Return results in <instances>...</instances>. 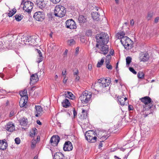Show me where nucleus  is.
Segmentation results:
<instances>
[{
    "label": "nucleus",
    "instance_id": "1",
    "mask_svg": "<svg viewBox=\"0 0 159 159\" xmlns=\"http://www.w3.org/2000/svg\"><path fill=\"white\" fill-rule=\"evenodd\" d=\"M139 100L143 104L142 105L140 103L136 104V107L138 111L141 110L142 111H144L149 110L152 107L153 102L149 97L146 96L140 98Z\"/></svg>",
    "mask_w": 159,
    "mask_h": 159
},
{
    "label": "nucleus",
    "instance_id": "2",
    "mask_svg": "<svg viewBox=\"0 0 159 159\" xmlns=\"http://www.w3.org/2000/svg\"><path fill=\"white\" fill-rule=\"evenodd\" d=\"M97 43L96 47L98 48L99 46L106 44L109 41V36L107 34L102 32L98 34L96 36Z\"/></svg>",
    "mask_w": 159,
    "mask_h": 159
},
{
    "label": "nucleus",
    "instance_id": "3",
    "mask_svg": "<svg viewBox=\"0 0 159 159\" xmlns=\"http://www.w3.org/2000/svg\"><path fill=\"white\" fill-rule=\"evenodd\" d=\"M99 134H101L100 132L97 134L95 132L92 130L87 131L85 134L86 139L89 143H95L96 142L97 139L96 136H98V135H99Z\"/></svg>",
    "mask_w": 159,
    "mask_h": 159
},
{
    "label": "nucleus",
    "instance_id": "4",
    "mask_svg": "<svg viewBox=\"0 0 159 159\" xmlns=\"http://www.w3.org/2000/svg\"><path fill=\"white\" fill-rule=\"evenodd\" d=\"M92 93L87 91H84L81 95L79 97L82 103L86 104L91 102L92 97Z\"/></svg>",
    "mask_w": 159,
    "mask_h": 159
},
{
    "label": "nucleus",
    "instance_id": "5",
    "mask_svg": "<svg viewBox=\"0 0 159 159\" xmlns=\"http://www.w3.org/2000/svg\"><path fill=\"white\" fill-rule=\"evenodd\" d=\"M66 12V8L61 5H57L54 10L55 16L59 17H62L65 16Z\"/></svg>",
    "mask_w": 159,
    "mask_h": 159
},
{
    "label": "nucleus",
    "instance_id": "6",
    "mask_svg": "<svg viewBox=\"0 0 159 159\" xmlns=\"http://www.w3.org/2000/svg\"><path fill=\"white\" fill-rule=\"evenodd\" d=\"M110 84V82H107L105 84H99L98 83H95L93 87L95 90L98 91L105 92L107 89L109 88V85Z\"/></svg>",
    "mask_w": 159,
    "mask_h": 159
},
{
    "label": "nucleus",
    "instance_id": "7",
    "mask_svg": "<svg viewBox=\"0 0 159 159\" xmlns=\"http://www.w3.org/2000/svg\"><path fill=\"white\" fill-rule=\"evenodd\" d=\"M23 4H24L23 9H25V11L28 12L27 15L30 16V13L31 11L33 8V3L29 1H25V0H22L21 5Z\"/></svg>",
    "mask_w": 159,
    "mask_h": 159
},
{
    "label": "nucleus",
    "instance_id": "8",
    "mask_svg": "<svg viewBox=\"0 0 159 159\" xmlns=\"http://www.w3.org/2000/svg\"><path fill=\"white\" fill-rule=\"evenodd\" d=\"M120 42L122 44L124 47L125 49L128 50L129 49V47L130 45V47L132 45L131 44L133 43V42L127 36L124 37L123 38H121L120 40Z\"/></svg>",
    "mask_w": 159,
    "mask_h": 159
},
{
    "label": "nucleus",
    "instance_id": "9",
    "mask_svg": "<svg viewBox=\"0 0 159 159\" xmlns=\"http://www.w3.org/2000/svg\"><path fill=\"white\" fill-rule=\"evenodd\" d=\"M88 114L87 111L86 110L82 109V114L79 116V121L82 124H84L87 123Z\"/></svg>",
    "mask_w": 159,
    "mask_h": 159
},
{
    "label": "nucleus",
    "instance_id": "10",
    "mask_svg": "<svg viewBox=\"0 0 159 159\" xmlns=\"http://www.w3.org/2000/svg\"><path fill=\"white\" fill-rule=\"evenodd\" d=\"M60 140V138L58 135H54L50 139V142L54 146H57Z\"/></svg>",
    "mask_w": 159,
    "mask_h": 159
},
{
    "label": "nucleus",
    "instance_id": "11",
    "mask_svg": "<svg viewBox=\"0 0 159 159\" xmlns=\"http://www.w3.org/2000/svg\"><path fill=\"white\" fill-rule=\"evenodd\" d=\"M33 17L36 20H43L45 18L44 14L43 11H37L34 13Z\"/></svg>",
    "mask_w": 159,
    "mask_h": 159
},
{
    "label": "nucleus",
    "instance_id": "12",
    "mask_svg": "<svg viewBox=\"0 0 159 159\" xmlns=\"http://www.w3.org/2000/svg\"><path fill=\"white\" fill-rule=\"evenodd\" d=\"M118 102V103L122 106L124 105H127L128 103V101H127V98L126 97L124 98L121 96H118L117 97Z\"/></svg>",
    "mask_w": 159,
    "mask_h": 159
},
{
    "label": "nucleus",
    "instance_id": "13",
    "mask_svg": "<svg viewBox=\"0 0 159 159\" xmlns=\"http://www.w3.org/2000/svg\"><path fill=\"white\" fill-rule=\"evenodd\" d=\"M73 148L72 143L69 141H67L64 144L63 150L65 151H70L72 150Z\"/></svg>",
    "mask_w": 159,
    "mask_h": 159
},
{
    "label": "nucleus",
    "instance_id": "14",
    "mask_svg": "<svg viewBox=\"0 0 159 159\" xmlns=\"http://www.w3.org/2000/svg\"><path fill=\"white\" fill-rule=\"evenodd\" d=\"M37 39L35 38H33L32 36L28 37L27 42L29 44L33 46H36L38 45L37 42Z\"/></svg>",
    "mask_w": 159,
    "mask_h": 159
},
{
    "label": "nucleus",
    "instance_id": "15",
    "mask_svg": "<svg viewBox=\"0 0 159 159\" xmlns=\"http://www.w3.org/2000/svg\"><path fill=\"white\" fill-rule=\"evenodd\" d=\"M66 27L71 29H75L76 28L74 20H66Z\"/></svg>",
    "mask_w": 159,
    "mask_h": 159
},
{
    "label": "nucleus",
    "instance_id": "16",
    "mask_svg": "<svg viewBox=\"0 0 159 159\" xmlns=\"http://www.w3.org/2000/svg\"><path fill=\"white\" fill-rule=\"evenodd\" d=\"M42 72L41 71H39L38 73H35L34 74H32L30 78V84H31V83L32 81H33L34 82H37L39 80V79L38 77V74H41V73Z\"/></svg>",
    "mask_w": 159,
    "mask_h": 159
},
{
    "label": "nucleus",
    "instance_id": "17",
    "mask_svg": "<svg viewBox=\"0 0 159 159\" xmlns=\"http://www.w3.org/2000/svg\"><path fill=\"white\" fill-rule=\"evenodd\" d=\"M100 46V50L102 52L100 53L103 54H107L108 52V46L106 44L102 45Z\"/></svg>",
    "mask_w": 159,
    "mask_h": 159
},
{
    "label": "nucleus",
    "instance_id": "18",
    "mask_svg": "<svg viewBox=\"0 0 159 159\" xmlns=\"http://www.w3.org/2000/svg\"><path fill=\"white\" fill-rule=\"evenodd\" d=\"M5 127L6 129L10 132H12L15 129V126L12 122H8Z\"/></svg>",
    "mask_w": 159,
    "mask_h": 159
},
{
    "label": "nucleus",
    "instance_id": "19",
    "mask_svg": "<svg viewBox=\"0 0 159 159\" xmlns=\"http://www.w3.org/2000/svg\"><path fill=\"white\" fill-rule=\"evenodd\" d=\"M35 107L37 113L35 115V116L37 117L40 116L42 115L43 112L42 108L39 106H36Z\"/></svg>",
    "mask_w": 159,
    "mask_h": 159
},
{
    "label": "nucleus",
    "instance_id": "20",
    "mask_svg": "<svg viewBox=\"0 0 159 159\" xmlns=\"http://www.w3.org/2000/svg\"><path fill=\"white\" fill-rule=\"evenodd\" d=\"M141 61H148L149 58V56L148 53H143L140 57Z\"/></svg>",
    "mask_w": 159,
    "mask_h": 159
},
{
    "label": "nucleus",
    "instance_id": "21",
    "mask_svg": "<svg viewBox=\"0 0 159 159\" xmlns=\"http://www.w3.org/2000/svg\"><path fill=\"white\" fill-rule=\"evenodd\" d=\"M35 4L41 9H43L45 6L43 0H36Z\"/></svg>",
    "mask_w": 159,
    "mask_h": 159
},
{
    "label": "nucleus",
    "instance_id": "22",
    "mask_svg": "<svg viewBox=\"0 0 159 159\" xmlns=\"http://www.w3.org/2000/svg\"><path fill=\"white\" fill-rule=\"evenodd\" d=\"M65 157L64 155L61 152H56L54 155V159H64Z\"/></svg>",
    "mask_w": 159,
    "mask_h": 159
},
{
    "label": "nucleus",
    "instance_id": "23",
    "mask_svg": "<svg viewBox=\"0 0 159 159\" xmlns=\"http://www.w3.org/2000/svg\"><path fill=\"white\" fill-rule=\"evenodd\" d=\"M62 104L63 107L65 108H67L70 105V104L69 102V100L67 99H65L63 100L62 102Z\"/></svg>",
    "mask_w": 159,
    "mask_h": 159
},
{
    "label": "nucleus",
    "instance_id": "24",
    "mask_svg": "<svg viewBox=\"0 0 159 159\" xmlns=\"http://www.w3.org/2000/svg\"><path fill=\"white\" fill-rule=\"evenodd\" d=\"M28 123V119L25 117H23L20 120V125L22 126H26Z\"/></svg>",
    "mask_w": 159,
    "mask_h": 159
},
{
    "label": "nucleus",
    "instance_id": "25",
    "mask_svg": "<svg viewBox=\"0 0 159 159\" xmlns=\"http://www.w3.org/2000/svg\"><path fill=\"white\" fill-rule=\"evenodd\" d=\"M92 17L93 20H99L101 18L99 17L100 15L97 12H93L91 13Z\"/></svg>",
    "mask_w": 159,
    "mask_h": 159
},
{
    "label": "nucleus",
    "instance_id": "26",
    "mask_svg": "<svg viewBox=\"0 0 159 159\" xmlns=\"http://www.w3.org/2000/svg\"><path fill=\"white\" fill-rule=\"evenodd\" d=\"M27 93V90L26 89H24L23 91L20 92L19 94L22 98H25L26 100H27L28 96H26Z\"/></svg>",
    "mask_w": 159,
    "mask_h": 159
},
{
    "label": "nucleus",
    "instance_id": "27",
    "mask_svg": "<svg viewBox=\"0 0 159 159\" xmlns=\"http://www.w3.org/2000/svg\"><path fill=\"white\" fill-rule=\"evenodd\" d=\"M9 12L7 13V15L8 16L11 17L16 12V10L15 8H13L12 10H9Z\"/></svg>",
    "mask_w": 159,
    "mask_h": 159
},
{
    "label": "nucleus",
    "instance_id": "28",
    "mask_svg": "<svg viewBox=\"0 0 159 159\" xmlns=\"http://www.w3.org/2000/svg\"><path fill=\"white\" fill-rule=\"evenodd\" d=\"M65 94L66 97H67L70 99H73L74 98V95L70 92H65Z\"/></svg>",
    "mask_w": 159,
    "mask_h": 159
},
{
    "label": "nucleus",
    "instance_id": "29",
    "mask_svg": "<svg viewBox=\"0 0 159 159\" xmlns=\"http://www.w3.org/2000/svg\"><path fill=\"white\" fill-rule=\"evenodd\" d=\"M28 38V37L23 36L22 37L20 38V42L19 41V42L21 44H22L23 43L25 44L26 42H27Z\"/></svg>",
    "mask_w": 159,
    "mask_h": 159
},
{
    "label": "nucleus",
    "instance_id": "30",
    "mask_svg": "<svg viewBox=\"0 0 159 159\" xmlns=\"http://www.w3.org/2000/svg\"><path fill=\"white\" fill-rule=\"evenodd\" d=\"M107 79H101L98 80V81L96 82L95 83H98L99 84H105L108 82H107Z\"/></svg>",
    "mask_w": 159,
    "mask_h": 159
},
{
    "label": "nucleus",
    "instance_id": "31",
    "mask_svg": "<svg viewBox=\"0 0 159 159\" xmlns=\"http://www.w3.org/2000/svg\"><path fill=\"white\" fill-rule=\"evenodd\" d=\"M24 17V16L21 15L20 13L16 14L15 16V20H21Z\"/></svg>",
    "mask_w": 159,
    "mask_h": 159
},
{
    "label": "nucleus",
    "instance_id": "32",
    "mask_svg": "<svg viewBox=\"0 0 159 159\" xmlns=\"http://www.w3.org/2000/svg\"><path fill=\"white\" fill-rule=\"evenodd\" d=\"M144 74L142 71H139L137 74V77L139 79H143L144 77Z\"/></svg>",
    "mask_w": 159,
    "mask_h": 159
},
{
    "label": "nucleus",
    "instance_id": "33",
    "mask_svg": "<svg viewBox=\"0 0 159 159\" xmlns=\"http://www.w3.org/2000/svg\"><path fill=\"white\" fill-rule=\"evenodd\" d=\"M105 59V57H103L102 58L101 60L100 61H98L97 65V67H100L103 64L104 62V60Z\"/></svg>",
    "mask_w": 159,
    "mask_h": 159
},
{
    "label": "nucleus",
    "instance_id": "34",
    "mask_svg": "<svg viewBox=\"0 0 159 159\" xmlns=\"http://www.w3.org/2000/svg\"><path fill=\"white\" fill-rule=\"evenodd\" d=\"M67 43L70 46H72L75 45V40L73 39H70L67 41Z\"/></svg>",
    "mask_w": 159,
    "mask_h": 159
},
{
    "label": "nucleus",
    "instance_id": "35",
    "mask_svg": "<svg viewBox=\"0 0 159 159\" xmlns=\"http://www.w3.org/2000/svg\"><path fill=\"white\" fill-rule=\"evenodd\" d=\"M36 131H37V129L35 128H34L32 129L30 132V135L31 137H34L36 134Z\"/></svg>",
    "mask_w": 159,
    "mask_h": 159
},
{
    "label": "nucleus",
    "instance_id": "36",
    "mask_svg": "<svg viewBox=\"0 0 159 159\" xmlns=\"http://www.w3.org/2000/svg\"><path fill=\"white\" fill-rule=\"evenodd\" d=\"M126 65L128 66L131 62L132 58L130 57H128L126 58Z\"/></svg>",
    "mask_w": 159,
    "mask_h": 159
},
{
    "label": "nucleus",
    "instance_id": "37",
    "mask_svg": "<svg viewBox=\"0 0 159 159\" xmlns=\"http://www.w3.org/2000/svg\"><path fill=\"white\" fill-rule=\"evenodd\" d=\"M24 101H25L24 98H21L19 103V105L20 107H24V105L23 104V103H24Z\"/></svg>",
    "mask_w": 159,
    "mask_h": 159
},
{
    "label": "nucleus",
    "instance_id": "38",
    "mask_svg": "<svg viewBox=\"0 0 159 159\" xmlns=\"http://www.w3.org/2000/svg\"><path fill=\"white\" fill-rule=\"evenodd\" d=\"M153 15V13L152 11H149L147 15V19L149 20L152 19Z\"/></svg>",
    "mask_w": 159,
    "mask_h": 159
},
{
    "label": "nucleus",
    "instance_id": "39",
    "mask_svg": "<svg viewBox=\"0 0 159 159\" xmlns=\"http://www.w3.org/2000/svg\"><path fill=\"white\" fill-rule=\"evenodd\" d=\"M4 144H5L4 145V146H3V145H2V147H0V150H4L7 148L8 146L7 143V142H6Z\"/></svg>",
    "mask_w": 159,
    "mask_h": 159
},
{
    "label": "nucleus",
    "instance_id": "40",
    "mask_svg": "<svg viewBox=\"0 0 159 159\" xmlns=\"http://www.w3.org/2000/svg\"><path fill=\"white\" fill-rule=\"evenodd\" d=\"M48 17L49 20H52V19H54V15L52 14L51 13H49L48 14Z\"/></svg>",
    "mask_w": 159,
    "mask_h": 159
},
{
    "label": "nucleus",
    "instance_id": "41",
    "mask_svg": "<svg viewBox=\"0 0 159 159\" xmlns=\"http://www.w3.org/2000/svg\"><path fill=\"white\" fill-rule=\"evenodd\" d=\"M92 34V32L90 30H88L86 31L85 33V34L88 36H91Z\"/></svg>",
    "mask_w": 159,
    "mask_h": 159
},
{
    "label": "nucleus",
    "instance_id": "42",
    "mask_svg": "<svg viewBox=\"0 0 159 159\" xmlns=\"http://www.w3.org/2000/svg\"><path fill=\"white\" fill-rule=\"evenodd\" d=\"M39 60L37 61V62L38 63H39L42 61L43 60V57L42 54V53H41L39 54Z\"/></svg>",
    "mask_w": 159,
    "mask_h": 159
},
{
    "label": "nucleus",
    "instance_id": "43",
    "mask_svg": "<svg viewBox=\"0 0 159 159\" xmlns=\"http://www.w3.org/2000/svg\"><path fill=\"white\" fill-rule=\"evenodd\" d=\"M129 70L134 74H136L137 72L135 71L134 68L132 67H129Z\"/></svg>",
    "mask_w": 159,
    "mask_h": 159
},
{
    "label": "nucleus",
    "instance_id": "44",
    "mask_svg": "<svg viewBox=\"0 0 159 159\" xmlns=\"http://www.w3.org/2000/svg\"><path fill=\"white\" fill-rule=\"evenodd\" d=\"M15 143L17 144H19L20 143V140L19 138H16L15 139Z\"/></svg>",
    "mask_w": 159,
    "mask_h": 159
},
{
    "label": "nucleus",
    "instance_id": "45",
    "mask_svg": "<svg viewBox=\"0 0 159 159\" xmlns=\"http://www.w3.org/2000/svg\"><path fill=\"white\" fill-rule=\"evenodd\" d=\"M86 18H85V16L83 15H80L78 18V20H85Z\"/></svg>",
    "mask_w": 159,
    "mask_h": 159
},
{
    "label": "nucleus",
    "instance_id": "46",
    "mask_svg": "<svg viewBox=\"0 0 159 159\" xmlns=\"http://www.w3.org/2000/svg\"><path fill=\"white\" fill-rule=\"evenodd\" d=\"M106 68L108 69L111 70L112 69V66L110 64L106 65Z\"/></svg>",
    "mask_w": 159,
    "mask_h": 159
},
{
    "label": "nucleus",
    "instance_id": "47",
    "mask_svg": "<svg viewBox=\"0 0 159 159\" xmlns=\"http://www.w3.org/2000/svg\"><path fill=\"white\" fill-rule=\"evenodd\" d=\"M116 38L118 39H121V37L120 33H117L116 35Z\"/></svg>",
    "mask_w": 159,
    "mask_h": 159
},
{
    "label": "nucleus",
    "instance_id": "48",
    "mask_svg": "<svg viewBox=\"0 0 159 159\" xmlns=\"http://www.w3.org/2000/svg\"><path fill=\"white\" fill-rule=\"evenodd\" d=\"M54 4H56L59 2L61 0H50Z\"/></svg>",
    "mask_w": 159,
    "mask_h": 159
},
{
    "label": "nucleus",
    "instance_id": "49",
    "mask_svg": "<svg viewBox=\"0 0 159 159\" xmlns=\"http://www.w3.org/2000/svg\"><path fill=\"white\" fill-rule=\"evenodd\" d=\"M5 141H6L5 139H4L2 141L0 140V147H2V145H3L6 142H5Z\"/></svg>",
    "mask_w": 159,
    "mask_h": 159
},
{
    "label": "nucleus",
    "instance_id": "50",
    "mask_svg": "<svg viewBox=\"0 0 159 159\" xmlns=\"http://www.w3.org/2000/svg\"><path fill=\"white\" fill-rule=\"evenodd\" d=\"M15 114V112L14 111L12 110L10 112V115H9V116L10 117H11L12 116H13Z\"/></svg>",
    "mask_w": 159,
    "mask_h": 159
},
{
    "label": "nucleus",
    "instance_id": "51",
    "mask_svg": "<svg viewBox=\"0 0 159 159\" xmlns=\"http://www.w3.org/2000/svg\"><path fill=\"white\" fill-rule=\"evenodd\" d=\"M111 57L110 54L107 55L106 57V60H110L111 58Z\"/></svg>",
    "mask_w": 159,
    "mask_h": 159
},
{
    "label": "nucleus",
    "instance_id": "52",
    "mask_svg": "<svg viewBox=\"0 0 159 159\" xmlns=\"http://www.w3.org/2000/svg\"><path fill=\"white\" fill-rule=\"evenodd\" d=\"M133 110V106L131 105H129L128 106V110L129 111H132Z\"/></svg>",
    "mask_w": 159,
    "mask_h": 159
},
{
    "label": "nucleus",
    "instance_id": "53",
    "mask_svg": "<svg viewBox=\"0 0 159 159\" xmlns=\"http://www.w3.org/2000/svg\"><path fill=\"white\" fill-rule=\"evenodd\" d=\"M79 47H78L76 48L75 54L76 55H77L79 53Z\"/></svg>",
    "mask_w": 159,
    "mask_h": 159
},
{
    "label": "nucleus",
    "instance_id": "54",
    "mask_svg": "<svg viewBox=\"0 0 159 159\" xmlns=\"http://www.w3.org/2000/svg\"><path fill=\"white\" fill-rule=\"evenodd\" d=\"M73 111L74 116V117H75L77 116V113L76 112L75 108H74V110H73Z\"/></svg>",
    "mask_w": 159,
    "mask_h": 159
},
{
    "label": "nucleus",
    "instance_id": "55",
    "mask_svg": "<svg viewBox=\"0 0 159 159\" xmlns=\"http://www.w3.org/2000/svg\"><path fill=\"white\" fill-rule=\"evenodd\" d=\"M103 142V141L102 140V141H100V142L98 145L99 148H101L102 147V142Z\"/></svg>",
    "mask_w": 159,
    "mask_h": 159
},
{
    "label": "nucleus",
    "instance_id": "56",
    "mask_svg": "<svg viewBox=\"0 0 159 159\" xmlns=\"http://www.w3.org/2000/svg\"><path fill=\"white\" fill-rule=\"evenodd\" d=\"M31 143H32L31 145V147H34L35 145V140H34V141H32V142Z\"/></svg>",
    "mask_w": 159,
    "mask_h": 159
},
{
    "label": "nucleus",
    "instance_id": "57",
    "mask_svg": "<svg viewBox=\"0 0 159 159\" xmlns=\"http://www.w3.org/2000/svg\"><path fill=\"white\" fill-rule=\"evenodd\" d=\"M92 65L91 64H89L88 65V69L89 70H91L92 69Z\"/></svg>",
    "mask_w": 159,
    "mask_h": 159
},
{
    "label": "nucleus",
    "instance_id": "58",
    "mask_svg": "<svg viewBox=\"0 0 159 159\" xmlns=\"http://www.w3.org/2000/svg\"><path fill=\"white\" fill-rule=\"evenodd\" d=\"M120 33V35L121 37V39L123 38V37H125L124 35H125V34L124 32H122Z\"/></svg>",
    "mask_w": 159,
    "mask_h": 159
},
{
    "label": "nucleus",
    "instance_id": "59",
    "mask_svg": "<svg viewBox=\"0 0 159 159\" xmlns=\"http://www.w3.org/2000/svg\"><path fill=\"white\" fill-rule=\"evenodd\" d=\"M67 79L66 77V76H65V77L64 78L63 80V83H66L67 82Z\"/></svg>",
    "mask_w": 159,
    "mask_h": 159
},
{
    "label": "nucleus",
    "instance_id": "60",
    "mask_svg": "<svg viewBox=\"0 0 159 159\" xmlns=\"http://www.w3.org/2000/svg\"><path fill=\"white\" fill-rule=\"evenodd\" d=\"M36 122L37 124L39 125H42L41 122L39 120H37L36 121Z\"/></svg>",
    "mask_w": 159,
    "mask_h": 159
},
{
    "label": "nucleus",
    "instance_id": "61",
    "mask_svg": "<svg viewBox=\"0 0 159 159\" xmlns=\"http://www.w3.org/2000/svg\"><path fill=\"white\" fill-rule=\"evenodd\" d=\"M105 64H106V65L107 64H110V60H106Z\"/></svg>",
    "mask_w": 159,
    "mask_h": 159
},
{
    "label": "nucleus",
    "instance_id": "62",
    "mask_svg": "<svg viewBox=\"0 0 159 159\" xmlns=\"http://www.w3.org/2000/svg\"><path fill=\"white\" fill-rule=\"evenodd\" d=\"M134 24V20H130V24L131 25H133Z\"/></svg>",
    "mask_w": 159,
    "mask_h": 159
},
{
    "label": "nucleus",
    "instance_id": "63",
    "mask_svg": "<svg viewBox=\"0 0 159 159\" xmlns=\"http://www.w3.org/2000/svg\"><path fill=\"white\" fill-rule=\"evenodd\" d=\"M79 79L80 77L78 75H76L75 78V80H76L77 81H78L79 80Z\"/></svg>",
    "mask_w": 159,
    "mask_h": 159
},
{
    "label": "nucleus",
    "instance_id": "64",
    "mask_svg": "<svg viewBox=\"0 0 159 159\" xmlns=\"http://www.w3.org/2000/svg\"><path fill=\"white\" fill-rule=\"evenodd\" d=\"M101 138H102V139H107V136H104V135H103L102 136V137H101Z\"/></svg>",
    "mask_w": 159,
    "mask_h": 159
}]
</instances>
